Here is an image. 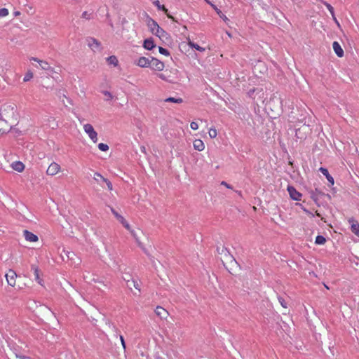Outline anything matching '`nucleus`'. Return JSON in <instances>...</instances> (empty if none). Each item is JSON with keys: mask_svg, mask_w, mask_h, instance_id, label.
<instances>
[{"mask_svg": "<svg viewBox=\"0 0 359 359\" xmlns=\"http://www.w3.org/2000/svg\"><path fill=\"white\" fill-rule=\"evenodd\" d=\"M111 212L113 213V215H114V217L116 218V219L127 229L128 230L130 233L132 234V236L134 237V238L136 240V241L139 243L140 241H139V239L137 236V234L135 233V231L133 229H131V227L130 226V224H128V222L126 220V219L122 216L120 214H118L113 208H111Z\"/></svg>", "mask_w": 359, "mask_h": 359, "instance_id": "nucleus-1", "label": "nucleus"}, {"mask_svg": "<svg viewBox=\"0 0 359 359\" xmlns=\"http://www.w3.org/2000/svg\"><path fill=\"white\" fill-rule=\"evenodd\" d=\"M83 130L86 134H88L89 138L94 142L96 143L98 141L97 133L95 130L93 126L90 123L83 125Z\"/></svg>", "mask_w": 359, "mask_h": 359, "instance_id": "nucleus-2", "label": "nucleus"}, {"mask_svg": "<svg viewBox=\"0 0 359 359\" xmlns=\"http://www.w3.org/2000/svg\"><path fill=\"white\" fill-rule=\"evenodd\" d=\"M7 284L11 287H15L18 275L13 269H9L5 274Z\"/></svg>", "mask_w": 359, "mask_h": 359, "instance_id": "nucleus-3", "label": "nucleus"}, {"mask_svg": "<svg viewBox=\"0 0 359 359\" xmlns=\"http://www.w3.org/2000/svg\"><path fill=\"white\" fill-rule=\"evenodd\" d=\"M61 171L60 165L55 163H51L46 170V174L50 176H54Z\"/></svg>", "mask_w": 359, "mask_h": 359, "instance_id": "nucleus-4", "label": "nucleus"}, {"mask_svg": "<svg viewBox=\"0 0 359 359\" xmlns=\"http://www.w3.org/2000/svg\"><path fill=\"white\" fill-rule=\"evenodd\" d=\"M30 60L36 62L41 69L48 72H53V68L50 67V65L47 61L40 60L34 57H31Z\"/></svg>", "mask_w": 359, "mask_h": 359, "instance_id": "nucleus-5", "label": "nucleus"}, {"mask_svg": "<svg viewBox=\"0 0 359 359\" xmlns=\"http://www.w3.org/2000/svg\"><path fill=\"white\" fill-rule=\"evenodd\" d=\"M151 68L154 70L158 72L163 71L165 67V64L156 57H151Z\"/></svg>", "mask_w": 359, "mask_h": 359, "instance_id": "nucleus-6", "label": "nucleus"}, {"mask_svg": "<svg viewBox=\"0 0 359 359\" xmlns=\"http://www.w3.org/2000/svg\"><path fill=\"white\" fill-rule=\"evenodd\" d=\"M248 95L250 97L252 98V99H255L256 97H258V98H263L264 97V90L262 88H252V89H250L248 93Z\"/></svg>", "mask_w": 359, "mask_h": 359, "instance_id": "nucleus-7", "label": "nucleus"}, {"mask_svg": "<svg viewBox=\"0 0 359 359\" xmlns=\"http://www.w3.org/2000/svg\"><path fill=\"white\" fill-rule=\"evenodd\" d=\"M154 312L162 320H166L169 316L168 311L161 306H156Z\"/></svg>", "mask_w": 359, "mask_h": 359, "instance_id": "nucleus-8", "label": "nucleus"}, {"mask_svg": "<svg viewBox=\"0 0 359 359\" xmlns=\"http://www.w3.org/2000/svg\"><path fill=\"white\" fill-rule=\"evenodd\" d=\"M287 191L290 194V196L294 201H300L302 198V194L296 190V189L292 186L287 187Z\"/></svg>", "mask_w": 359, "mask_h": 359, "instance_id": "nucleus-9", "label": "nucleus"}, {"mask_svg": "<svg viewBox=\"0 0 359 359\" xmlns=\"http://www.w3.org/2000/svg\"><path fill=\"white\" fill-rule=\"evenodd\" d=\"M32 271H33L34 274V279L41 286H43V280L40 277V270L36 265H32L31 266Z\"/></svg>", "mask_w": 359, "mask_h": 359, "instance_id": "nucleus-10", "label": "nucleus"}, {"mask_svg": "<svg viewBox=\"0 0 359 359\" xmlns=\"http://www.w3.org/2000/svg\"><path fill=\"white\" fill-rule=\"evenodd\" d=\"M23 236H25V240L29 242L34 243L39 241L38 236L28 230L23 231Z\"/></svg>", "mask_w": 359, "mask_h": 359, "instance_id": "nucleus-11", "label": "nucleus"}, {"mask_svg": "<svg viewBox=\"0 0 359 359\" xmlns=\"http://www.w3.org/2000/svg\"><path fill=\"white\" fill-rule=\"evenodd\" d=\"M11 128V126L6 120L0 118V135L9 132Z\"/></svg>", "mask_w": 359, "mask_h": 359, "instance_id": "nucleus-12", "label": "nucleus"}, {"mask_svg": "<svg viewBox=\"0 0 359 359\" xmlns=\"http://www.w3.org/2000/svg\"><path fill=\"white\" fill-rule=\"evenodd\" d=\"M348 222L351 224V231L358 237H359V224L353 218H350Z\"/></svg>", "mask_w": 359, "mask_h": 359, "instance_id": "nucleus-13", "label": "nucleus"}, {"mask_svg": "<svg viewBox=\"0 0 359 359\" xmlns=\"http://www.w3.org/2000/svg\"><path fill=\"white\" fill-rule=\"evenodd\" d=\"M136 65L142 68L148 67L151 65V60L146 57H140L137 60Z\"/></svg>", "mask_w": 359, "mask_h": 359, "instance_id": "nucleus-14", "label": "nucleus"}, {"mask_svg": "<svg viewBox=\"0 0 359 359\" xmlns=\"http://www.w3.org/2000/svg\"><path fill=\"white\" fill-rule=\"evenodd\" d=\"M157 76L158 78H160L161 79H162L165 81H167V82H169L171 83H176V79L171 75L167 74V73H159L157 74Z\"/></svg>", "mask_w": 359, "mask_h": 359, "instance_id": "nucleus-15", "label": "nucleus"}, {"mask_svg": "<svg viewBox=\"0 0 359 359\" xmlns=\"http://www.w3.org/2000/svg\"><path fill=\"white\" fill-rule=\"evenodd\" d=\"M99 177L101 179V180H102L104 182H105V183H106V185H107V188H108V189H109V191L113 190V185H112L111 182L109 180H107V178H104V177L101 174H100L99 172H95V173L94 174L93 179H94L95 180H97V177Z\"/></svg>", "mask_w": 359, "mask_h": 359, "instance_id": "nucleus-16", "label": "nucleus"}, {"mask_svg": "<svg viewBox=\"0 0 359 359\" xmlns=\"http://www.w3.org/2000/svg\"><path fill=\"white\" fill-rule=\"evenodd\" d=\"M332 48H333L334 53H336V55L338 57H341L344 56V50H343L341 46H340V44L337 41L333 42Z\"/></svg>", "mask_w": 359, "mask_h": 359, "instance_id": "nucleus-17", "label": "nucleus"}, {"mask_svg": "<svg viewBox=\"0 0 359 359\" xmlns=\"http://www.w3.org/2000/svg\"><path fill=\"white\" fill-rule=\"evenodd\" d=\"M11 168L17 172H22L25 170V165L22 162L17 161L12 163Z\"/></svg>", "mask_w": 359, "mask_h": 359, "instance_id": "nucleus-18", "label": "nucleus"}, {"mask_svg": "<svg viewBox=\"0 0 359 359\" xmlns=\"http://www.w3.org/2000/svg\"><path fill=\"white\" fill-rule=\"evenodd\" d=\"M194 148L199 151H203L205 149V144L201 140L197 139L195 140L193 142Z\"/></svg>", "mask_w": 359, "mask_h": 359, "instance_id": "nucleus-19", "label": "nucleus"}, {"mask_svg": "<svg viewBox=\"0 0 359 359\" xmlns=\"http://www.w3.org/2000/svg\"><path fill=\"white\" fill-rule=\"evenodd\" d=\"M156 46L154 40L151 38L147 39L144 41L143 47L147 50H151Z\"/></svg>", "mask_w": 359, "mask_h": 359, "instance_id": "nucleus-20", "label": "nucleus"}, {"mask_svg": "<svg viewBox=\"0 0 359 359\" xmlns=\"http://www.w3.org/2000/svg\"><path fill=\"white\" fill-rule=\"evenodd\" d=\"M148 27H149L151 33L154 34L156 29L159 27V25L155 20L150 19L148 21Z\"/></svg>", "mask_w": 359, "mask_h": 359, "instance_id": "nucleus-21", "label": "nucleus"}, {"mask_svg": "<svg viewBox=\"0 0 359 359\" xmlns=\"http://www.w3.org/2000/svg\"><path fill=\"white\" fill-rule=\"evenodd\" d=\"M320 171L326 177L327 180L332 184H334L333 177L329 174V172L327 168H320Z\"/></svg>", "mask_w": 359, "mask_h": 359, "instance_id": "nucleus-22", "label": "nucleus"}, {"mask_svg": "<svg viewBox=\"0 0 359 359\" xmlns=\"http://www.w3.org/2000/svg\"><path fill=\"white\" fill-rule=\"evenodd\" d=\"M211 6L224 21L226 22L229 20L228 18L225 15H224L221 10L219 9L215 4H211Z\"/></svg>", "mask_w": 359, "mask_h": 359, "instance_id": "nucleus-23", "label": "nucleus"}, {"mask_svg": "<svg viewBox=\"0 0 359 359\" xmlns=\"http://www.w3.org/2000/svg\"><path fill=\"white\" fill-rule=\"evenodd\" d=\"M107 61L109 65H112L116 67L118 65V60L115 55L109 56L107 58Z\"/></svg>", "mask_w": 359, "mask_h": 359, "instance_id": "nucleus-24", "label": "nucleus"}, {"mask_svg": "<svg viewBox=\"0 0 359 359\" xmlns=\"http://www.w3.org/2000/svg\"><path fill=\"white\" fill-rule=\"evenodd\" d=\"M154 34L156 35L160 39L166 38L167 36V33L160 27L156 29Z\"/></svg>", "mask_w": 359, "mask_h": 359, "instance_id": "nucleus-25", "label": "nucleus"}, {"mask_svg": "<svg viewBox=\"0 0 359 359\" xmlns=\"http://www.w3.org/2000/svg\"><path fill=\"white\" fill-rule=\"evenodd\" d=\"M188 45L191 47V48H194L195 49H196L198 51H201V52H203L205 51V48H203L200 46H198V44L194 43L193 41H191V40H188Z\"/></svg>", "mask_w": 359, "mask_h": 359, "instance_id": "nucleus-26", "label": "nucleus"}, {"mask_svg": "<svg viewBox=\"0 0 359 359\" xmlns=\"http://www.w3.org/2000/svg\"><path fill=\"white\" fill-rule=\"evenodd\" d=\"M326 243V238L323 236H317L315 240L316 245H324Z\"/></svg>", "mask_w": 359, "mask_h": 359, "instance_id": "nucleus-27", "label": "nucleus"}, {"mask_svg": "<svg viewBox=\"0 0 359 359\" xmlns=\"http://www.w3.org/2000/svg\"><path fill=\"white\" fill-rule=\"evenodd\" d=\"M165 101L167 102H173L177 104H181L183 102V100L182 98H175L172 97H168L167 99L165 100Z\"/></svg>", "mask_w": 359, "mask_h": 359, "instance_id": "nucleus-28", "label": "nucleus"}, {"mask_svg": "<svg viewBox=\"0 0 359 359\" xmlns=\"http://www.w3.org/2000/svg\"><path fill=\"white\" fill-rule=\"evenodd\" d=\"M156 5L157 6V7L158 8V9H161L162 11H164V13L167 15L168 18H172V17L171 15H170L169 14H168V9L165 7L164 5H161L159 4V1H157L156 3Z\"/></svg>", "mask_w": 359, "mask_h": 359, "instance_id": "nucleus-29", "label": "nucleus"}, {"mask_svg": "<svg viewBox=\"0 0 359 359\" xmlns=\"http://www.w3.org/2000/svg\"><path fill=\"white\" fill-rule=\"evenodd\" d=\"M34 76L33 73L31 71H27L23 78L24 82H27L30 81Z\"/></svg>", "mask_w": 359, "mask_h": 359, "instance_id": "nucleus-30", "label": "nucleus"}, {"mask_svg": "<svg viewBox=\"0 0 359 359\" xmlns=\"http://www.w3.org/2000/svg\"><path fill=\"white\" fill-rule=\"evenodd\" d=\"M9 11L6 8H0V18H4L8 15Z\"/></svg>", "mask_w": 359, "mask_h": 359, "instance_id": "nucleus-31", "label": "nucleus"}, {"mask_svg": "<svg viewBox=\"0 0 359 359\" xmlns=\"http://www.w3.org/2000/svg\"><path fill=\"white\" fill-rule=\"evenodd\" d=\"M98 148L102 151H107L109 150V146L104 143H100L98 144Z\"/></svg>", "mask_w": 359, "mask_h": 359, "instance_id": "nucleus-32", "label": "nucleus"}, {"mask_svg": "<svg viewBox=\"0 0 359 359\" xmlns=\"http://www.w3.org/2000/svg\"><path fill=\"white\" fill-rule=\"evenodd\" d=\"M92 43H90V46L92 48H99L100 46V43L95 39H91Z\"/></svg>", "mask_w": 359, "mask_h": 359, "instance_id": "nucleus-33", "label": "nucleus"}, {"mask_svg": "<svg viewBox=\"0 0 359 359\" xmlns=\"http://www.w3.org/2000/svg\"><path fill=\"white\" fill-rule=\"evenodd\" d=\"M208 134L211 138H215L217 135V131L215 128H210L209 130Z\"/></svg>", "mask_w": 359, "mask_h": 359, "instance_id": "nucleus-34", "label": "nucleus"}, {"mask_svg": "<svg viewBox=\"0 0 359 359\" xmlns=\"http://www.w3.org/2000/svg\"><path fill=\"white\" fill-rule=\"evenodd\" d=\"M158 51L161 54L163 55H165V56H169L170 55V52L166 49V48H164L163 47H158Z\"/></svg>", "mask_w": 359, "mask_h": 359, "instance_id": "nucleus-35", "label": "nucleus"}, {"mask_svg": "<svg viewBox=\"0 0 359 359\" xmlns=\"http://www.w3.org/2000/svg\"><path fill=\"white\" fill-rule=\"evenodd\" d=\"M131 283L133 285V287L138 290V292H140V283H138L137 280H131Z\"/></svg>", "mask_w": 359, "mask_h": 359, "instance_id": "nucleus-36", "label": "nucleus"}, {"mask_svg": "<svg viewBox=\"0 0 359 359\" xmlns=\"http://www.w3.org/2000/svg\"><path fill=\"white\" fill-rule=\"evenodd\" d=\"M190 127L192 130H197L198 128V125L196 122L192 121L190 123Z\"/></svg>", "mask_w": 359, "mask_h": 359, "instance_id": "nucleus-37", "label": "nucleus"}, {"mask_svg": "<svg viewBox=\"0 0 359 359\" xmlns=\"http://www.w3.org/2000/svg\"><path fill=\"white\" fill-rule=\"evenodd\" d=\"M325 6L327 8V9L329 10V11L331 13L332 15L334 16V8H333V7L330 4H329L327 3H325Z\"/></svg>", "mask_w": 359, "mask_h": 359, "instance_id": "nucleus-38", "label": "nucleus"}, {"mask_svg": "<svg viewBox=\"0 0 359 359\" xmlns=\"http://www.w3.org/2000/svg\"><path fill=\"white\" fill-rule=\"evenodd\" d=\"M104 95L106 96L107 100H111L113 98L111 93L109 91H104Z\"/></svg>", "mask_w": 359, "mask_h": 359, "instance_id": "nucleus-39", "label": "nucleus"}, {"mask_svg": "<svg viewBox=\"0 0 359 359\" xmlns=\"http://www.w3.org/2000/svg\"><path fill=\"white\" fill-rule=\"evenodd\" d=\"M81 18L88 20L90 19V14L87 11H84L81 15Z\"/></svg>", "mask_w": 359, "mask_h": 359, "instance_id": "nucleus-40", "label": "nucleus"}, {"mask_svg": "<svg viewBox=\"0 0 359 359\" xmlns=\"http://www.w3.org/2000/svg\"><path fill=\"white\" fill-rule=\"evenodd\" d=\"M279 302L280 303L281 306L284 308H287L286 303L285 300L283 298H278Z\"/></svg>", "mask_w": 359, "mask_h": 359, "instance_id": "nucleus-41", "label": "nucleus"}, {"mask_svg": "<svg viewBox=\"0 0 359 359\" xmlns=\"http://www.w3.org/2000/svg\"><path fill=\"white\" fill-rule=\"evenodd\" d=\"M16 359H32L29 356H26V355H16Z\"/></svg>", "mask_w": 359, "mask_h": 359, "instance_id": "nucleus-42", "label": "nucleus"}, {"mask_svg": "<svg viewBox=\"0 0 359 359\" xmlns=\"http://www.w3.org/2000/svg\"><path fill=\"white\" fill-rule=\"evenodd\" d=\"M120 340H121V345H122L123 349H126V344H125L124 338L122 335L120 336Z\"/></svg>", "mask_w": 359, "mask_h": 359, "instance_id": "nucleus-43", "label": "nucleus"}, {"mask_svg": "<svg viewBox=\"0 0 359 359\" xmlns=\"http://www.w3.org/2000/svg\"><path fill=\"white\" fill-rule=\"evenodd\" d=\"M303 210H304V212L306 215H309V216H311V217H313V216H314V215H313L311 212H310L309 210H307V209H306V208H303Z\"/></svg>", "mask_w": 359, "mask_h": 359, "instance_id": "nucleus-44", "label": "nucleus"}, {"mask_svg": "<svg viewBox=\"0 0 359 359\" xmlns=\"http://www.w3.org/2000/svg\"><path fill=\"white\" fill-rule=\"evenodd\" d=\"M221 184H222V185H223V186H224V187H226V188H228V189H232V187H231V185H229V184H227V183H226V182H224V181H222V182H221Z\"/></svg>", "mask_w": 359, "mask_h": 359, "instance_id": "nucleus-45", "label": "nucleus"}, {"mask_svg": "<svg viewBox=\"0 0 359 359\" xmlns=\"http://www.w3.org/2000/svg\"><path fill=\"white\" fill-rule=\"evenodd\" d=\"M20 14H21V13L20 11H16L13 12V15L15 17H18V16L20 15Z\"/></svg>", "mask_w": 359, "mask_h": 359, "instance_id": "nucleus-46", "label": "nucleus"}, {"mask_svg": "<svg viewBox=\"0 0 359 359\" xmlns=\"http://www.w3.org/2000/svg\"><path fill=\"white\" fill-rule=\"evenodd\" d=\"M140 149L143 153H146V148L144 146L141 147Z\"/></svg>", "mask_w": 359, "mask_h": 359, "instance_id": "nucleus-47", "label": "nucleus"}, {"mask_svg": "<svg viewBox=\"0 0 359 359\" xmlns=\"http://www.w3.org/2000/svg\"><path fill=\"white\" fill-rule=\"evenodd\" d=\"M208 4H210L211 6V4H213L210 0H205Z\"/></svg>", "mask_w": 359, "mask_h": 359, "instance_id": "nucleus-48", "label": "nucleus"}, {"mask_svg": "<svg viewBox=\"0 0 359 359\" xmlns=\"http://www.w3.org/2000/svg\"><path fill=\"white\" fill-rule=\"evenodd\" d=\"M315 215L318 217H321L320 214L318 211H316Z\"/></svg>", "mask_w": 359, "mask_h": 359, "instance_id": "nucleus-49", "label": "nucleus"}, {"mask_svg": "<svg viewBox=\"0 0 359 359\" xmlns=\"http://www.w3.org/2000/svg\"><path fill=\"white\" fill-rule=\"evenodd\" d=\"M97 177V180H96L97 182H98V181H99V180H101L99 177Z\"/></svg>", "mask_w": 359, "mask_h": 359, "instance_id": "nucleus-50", "label": "nucleus"}, {"mask_svg": "<svg viewBox=\"0 0 359 359\" xmlns=\"http://www.w3.org/2000/svg\"><path fill=\"white\" fill-rule=\"evenodd\" d=\"M298 131H299V129L297 131V133H298ZM296 135H298V133H296Z\"/></svg>", "mask_w": 359, "mask_h": 359, "instance_id": "nucleus-51", "label": "nucleus"}]
</instances>
